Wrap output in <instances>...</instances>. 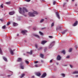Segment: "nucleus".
<instances>
[{"label": "nucleus", "instance_id": "nucleus-19", "mask_svg": "<svg viewBox=\"0 0 78 78\" xmlns=\"http://www.w3.org/2000/svg\"><path fill=\"white\" fill-rule=\"evenodd\" d=\"M25 75L24 74H22L20 76V78H22L23 77L25 76Z\"/></svg>", "mask_w": 78, "mask_h": 78}, {"label": "nucleus", "instance_id": "nucleus-3", "mask_svg": "<svg viewBox=\"0 0 78 78\" xmlns=\"http://www.w3.org/2000/svg\"><path fill=\"white\" fill-rule=\"evenodd\" d=\"M15 51V49L12 50V49H10V53L11 55H14V53L13 52V51Z\"/></svg>", "mask_w": 78, "mask_h": 78}, {"label": "nucleus", "instance_id": "nucleus-27", "mask_svg": "<svg viewBox=\"0 0 78 78\" xmlns=\"http://www.w3.org/2000/svg\"><path fill=\"white\" fill-rule=\"evenodd\" d=\"M39 33L42 36H43V34L42 33L41 31L39 32Z\"/></svg>", "mask_w": 78, "mask_h": 78}, {"label": "nucleus", "instance_id": "nucleus-55", "mask_svg": "<svg viewBox=\"0 0 78 78\" xmlns=\"http://www.w3.org/2000/svg\"><path fill=\"white\" fill-rule=\"evenodd\" d=\"M17 36H19V34H17Z\"/></svg>", "mask_w": 78, "mask_h": 78}, {"label": "nucleus", "instance_id": "nucleus-33", "mask_svg": "<svg viewBox=\"0 0 78 78\" xmlns=\"http://www.w3.org/2000/svg\"><path fill=\"white\" fill-rule=\"evenodd\" d=\"M62 53L64 54L65 55V50H63L62 51Z\"/></svg>", "mask_w": 78, "mask_h": 78}, {"label": "nucleus", "instance_id": "nucleus-35", "mask_svg": "<svg viewBox=\"0 0 78 78\" xmlns=\"http://www.w3.org/2000/svg\"><path fill=\"white\" fill-rule=\"evenodd\" d=\"M0 54L1 55H3V53H2V51L0 49Z\"/></svg>", "mask_w": 78, "mask_h": 78}, {"label": "nucleus", "instance_id": "nucleus-11", "mask_svg": "<svg viewBox=\"0 0 78 78\" xmlns=\"http://www.w3.org/2000/svg\"><path fill=\"white\" fill-rule=\"evenodd\" d=\"M36 75L38 76H40L41 75V73L39 72L36 73Z\"/></svg>", "mask_w": 78, "mask_h": 78}, {"label": "nucleus", "instance_id": "nucleus-59", "mask_svg": "<svg viewBox=\"0 0 78 78\" xmlns=\"http://www.w3.org/2000/svg\"><path fill=\"white\" fill-rule=\"evenodd\" d=\"M67 1H68V0H66Z\"/></svg>", "mask_w": 78, "mask_h": 78}, {"label": "nucleus", "instance_id": "nucleus-54", "mask_svg": "<svg viewBox=\"0 0 78 78\" xmlns=\"http://www.w3.org/2000/svg\"><path fill=\"white\" fill-rule=\"evenodd\" d=\"M33 29H34V30H36L35 28H34Z\"/></svg>", "mask_w": 78, "mask_h": 78}, {"label": "nucleus", "instance_id": "nucleus-29", "mask_svg": "<svg viewBox=\"0 0 78 78\" xmlns=\"http://www.w3.org/2000/svg\"><path fill=\"white\" fill-rule=\"evenodd\" d=\"M6 28V26L5 25H4L2 27V28H3V29H5V28Z\"/></svg>", "mask_w": 78, "mask_h": 78}, {"label": "nucleus", "instance_id": "nucleus-10", "mask_svg": "<svg viewBox=\"0 0 78 78\" xmlns=\"http://www.w3.org/2000/svg\"><path fill=\"white\" fill-rule=\"evenodd\" d=\"M15 13V12L14 11H12L10 12L9 13V14L10 15H13Z\"/></svg>", "mask_w": 78, "mask_h": 78}, {"label": "nucleus", "instance_id": "nucleus-49", "mask_svg": "<svg viewBox=\"0 0 78 78\" xmlns=\"http://www.w3.org/2000/svg\"><path fill=\"white\" fill-rule=\"evenodd\" d=\"M75 47L76 48V49L77 48V46L76 45L75 46Z\"/></svg>", "mask_w": 78, "mask_h": 78}, {"label": "nucleus", "instance_id": "nucleus-47", "mask_svg": "<svg viewBox=\"0 0 78 78\" xmlns=\"http://www.w3.org/2000/svg\"><path fill=\"white\" fill-rule=\"evenodd\" d=\"M7 76L9 77L11 76V75H8Z\"/></svg>", "mask_w": 78, "mask_h": 78}, {"label": "nucleus", "instance_id": "nucleus-26", "mask_svg": "<svg viewBox=\"0 0 78 78\" xmlns=\"http://www.w3.org/2000/svg\"><path fill=\"white\" fill-rule=\"evenodd\" d=\"M4 5H3V4H2L1 5H0L1 8H3Z\"/></svg>", "mask_w": 78, "mask_h": 78}, {"label": "nucleus", "instance_id": "nucleus-45", "mask_svg": "<svg viewBox=\"0 0 78 78\" xmlns=\"http://www.w3.org/2000/svg\"><path fill=\"white\" fill-rule=\"evenodd\" d=\"M35 66L36 67H38V65L37 64H36V65H35Z\"/></svg>", "mask_w": 78, "mask_h": 78}, {"label": "nucleus", "instance_id": "nucleus-41", "mask_svg": "<svg viewBox=\"0 0 78 78\" xmlns=\"http://www.w3.org/2000/svg\"><path fill=\"white\" fill-rule=\"evenodd\" d=\"M25 0L27 2H30V0Z\"/></svg>", "mask_w": 78, "mask_h": 78}, {"label": "nucleus", "instance_id": "nucleus-40", "mask_svg": "<svg viewBox=\"0 0 78 78\" xmlns=\"http://www.w3.org/2000/svg\"><path fill=\"white\" fill-rule=\"evenodd\" d=\"M49 38H53V37L52 36H49Z\"/></svg>", "mask_w": 78, "mask_h": 78}, {"label": "nucleus", "instance_id": "nucleus-46", "mask_svg": "<svg viewBox=\"0 0 78 78\" xmlns=\"http://www.w3.org/2000/svg\"><path fill=\"white\" fill-rule=\"evenodd\" d=\"M70 66L71 68H73V66L71 65H70Z\"/></svg>", "mask_w": 78, "mask_h": 78}, {"label": "nucleus", "instance_id": "nucleus-14", "mask_svg": "<svg viewBox=\"0 0 78 78\" xmlns=\"http://www.w3.org/2000/svg\"><path fill=\"white\" fill-rule=\"evenodd\" d=\"M56 30L57 31H58V30H61V27L59 26H57L56 27Z\"/></svg>", "mask_w": 78, "mask_h": 78}, {"label": "nucleus", "instance_id": "nucleus-51", "mask_svg": "<svg viewBox=\"0 0 78 78\" xmlns=\"http://www.w3.org/2000/svg\"><path fill=\"white\" fill-rule=\"evenodd\" d=\"M34 76H32V78H34Z\"/></svg>", "mask_w": 78, "mask_h": 78}, {"label": "nucleus", "instance_id": "nucleus-20", "mask_svg": "<svg viewBox=\"0 0 78 78\" xmlns=\"http://www.w3.org/2000/svg\"><path fill=\"white\" fill-rule=\"evenodd\" d=\"M34 36H35V37H37V38H38L39 39H40V36L37 35L35 34V35H34Z\"/></svg>", "mask_w": 78, "mask_h": 78}, {"label": "nucleus", "instance_id": "nucleus-4", "mask_svg": "<svg viewBox=\"0 0 78 78\" xmlns=\"http://www.w3.org/2000/svg\"><path fill=\"white\" fill-rule=\"evenodd\" d=\"M78 74V71H75L73 73V74ZM75 76L76 77H78V75H76Z\"/></svg>", "mask_w": 78, "mask_h": 78}, {"label": "nucleus", "instance_id": "nucleus-56", "mask_svg": "<svg viewBox=\"0 0 78 78\" xmlns=\"http://www.w3.org/2000/svg\"><path fill=\"white\" fill-rule=\"evenodd\" d=\"M72 0V1H73V2L74 1V0Z\"/></svg>", "mask_w": 78, "mask_h": 78}, {"label": "nucleus", "instance_id": "nucleus-25", "mask_svg": "<svg viewBox=\"0 0 78 78\" xmlns=\"http://www.w3.org/2000/svg\"><path fill=\"white\" fill-rule=\"evenodd\" d=\"M25 62H26V64H29V61L27 60L25 61Z\"/></svg>", "mask_w": 78, "mask_h": 78}, {"label": "nucleus", "instance_id": "nucleus-7", "mask_svg": "<svg viewBox=\"0 0 78 78\" xmlns=\"http://www.w3.org/2000/svg\"><path fill=\"white\" fill-rule=\"evenodd\" d=\"M46 76V73H43L41 76V78H44Z\"/></svg>", "mask_w": 78, "mask_h": 78}, {"label": "nucleus", "instance_id": "nucleus-32", "mask_svg": "<svg viewBox=\"0 0 78 78\" xmlns=\"http://www.w3.org/2000/svg\"><path fill=\"white\" fill-rule=\"evenodd\" d=\"M10 23H11V22H9L7 23V26H8L10 24Z\"/></svg>", "mask_w": 78, "mask_h": 78}, {"label": "nucleus", "instance_id": "nucleus-6", "mask_svg": "<svg viewBox=\"0 0 78 78\" xmlns=\"http://www.w3.org/2000/svg\"><path fill=\"white\" fill-rule=\"evenodd\" d=\"M61 59V57L59 55H58L57 57V61H60Z\"/></svg>", "mask_w": 78, "mask_h": 78}, {"label": "nucleus", "instance_id": "nucleus-58", "mask_svg": "<svg viewBox=\"0 0 78 78\" xmlns=\"http://www.w3.org/2000/svg\"><path fill=\"white\" fill-rule=\"evenodd\" d=\"M45 19H47V18H45Z\"/></svg>", "mask_w": 78, "mask_h": 78}, {"label": "nucleus", "instance_id": "nucleus-31", "mask_svg": "<svg viewBox=\"0 0 78 78\" xmlns=\"http://www.w3.org/2000/svg\"><path fill=\"white\" fill-rule=\"evenodd\" d=\"M44 20V19H42L40 21V22L41 23H42L43 21Z\"/></svg>", "mask_w": 78, "mask_h": 78}, {"label": "nucleus", "instance_id": "nucleus-39", "mask_svg": "<svg viewBox=\"0 0 78 78\" xmlns=\"http://www.w3.org/2000/svg\"><path fill=\"white\" fill-rule=\"evenodd\" d=\"M38 63V61H36L34 62V63L35 64H37V63Z\"/></svg>", "mask_w": 78, "mask_h": 78}, {"label": "nucleus", "instance_id": "nucleus-37", "mask_svg": "<svg viewBox=\"0 0 78 78\" xmlns=\"http://www.w3.org/2000/svg\"><path fill=\"white\" fill-rule=\"evenodd\" d=\"M54 26V23H53L51 24V27H52Z\"/></svg>", "mask_w": 78, "mask_h": 78}, {"label": "nucleus", "instance_id": "nucleus-44", "mask_svg": "<svg viewBox=\"0 0 78 78\" xmlns=\"http://www.w3.org/2000/svg\"><path fill=\"white\" fill-rule=\"evenodd\" d=\"M35 47H36V48H37V44H36L35 45Z\"/></svg>", "mask_w": 78, "mask_h": 78}, {"label": "nucleus", "instance_id": "nucleus-22", "mask_svg": "<svg viewBox=\"0 0 78 78\" xmlns=\"http://www.w3.org/2000/svg\"><path fill=\"white\" fill-rule=\"evenodd\" d=\"M66 30H65L63 31V32H62V34H65V33H66Z\"/></svg>", "mask_w": 78, "mask_h": 78}, {"label": "nucleus", "instance_id": "nucleus-16", "mask_svg": "<svg viewBox=\"0 0 78 78\" xmlns=\"http://www.w3.org/2000/svg\"><path fill=\"white\" fill-rule=\"evenodd\" d=\"M22 61V58H18V62H20Z\"/></svg>", "mask_w": 78, "mask_h": 78}, {"label": "nucleus", "instance_id": "nucleus-8", "mask_svg": "<svg viewBox=\"0 0 78 78\" xmlns=\"http://www.w3.org/2000/svg\"><path fill=\"white\" fill-rule=\"evenodd\" d=\"M47 42V41H41V44L42 45H44V44H45V43H46V42Z\"/></svg>", "mask_w": 78, "mask_h": 78}, {"label": "nucleus", "instance_id": "nucleus-53", "mask_svg": "<svg viewBox=\"0 0 78 78\" xmlns=\"http://www.w3.org/2000/svg\"><path fill=\"white\" fill-rule=\"evenodd\" d=\"M46 50V49H44V51H45Z\"/></svg>", "mask_w": 78, "mask_h": 78}, {"label": "nucleus", "instance_id": "nucleus-43", "mask_svg": "<svg viewBox=\"0 0 78 78\" xmlns=\"http://www.w3.org/2000/svg\"><path fill=\"white\" fill-rule=\"evenodd\" d=\"M69 58V56H67L66 57V58Z\"/></svg>", "mask_w": 78, "mask_h": 78}, {"label": "nucleus", "instance_id": "nucleus-28", "mask_svg": "<svg viewBox=\"0 0 78 78\" xmlns=\"http://www.w3.org/2000/svg\"><path fill=\"white\" fill-rule=\"evenodd\" d=\"M11 3V2H5V4L7 5H9Z\"/></svg>", "mask_w": 78, "mask_h": 78}, {"label": "nucleus", "instance_id": "nucleus-34", "mask_svg": "<svg viewBox=\"0 0 78 78\" xmlns=\"http://www.w3.org/2000/svg\"><path fill=\"white\" fill-rule=\"evenodd\" d=\"M72 50V49L70 48L69 50V52H71Z\"/></svg>", "mask_w": 78, "mask_h": 78}, {"label": "nucleus", "instance_id": "nucleus-48", "mask_svg": "<svg viewBox=\"0 0 78 78\" xmlns=\"http://www.w3.org/2000/svg\"><path fill=\"white\" fill-rule=\"evenodd\" d=\"M41 63H43L44 62V61L43 60H41Z\"/></svg>", "mask_w": 78, "mask_h": 78}, {"label": "nucleus", "instance_id": "nucleus-15", "mask_svg": "<svg viewBox=\"0 0 78 78\" xmlns=\"http://www.w3.org/2000/svg\"><path fill=\"white\" fill-rule=\"evenodd\" d=\"M55 42L54 41L52 42V43H51L50 45L49 46V48H51V47H52L53 45H52V44H53V43H54V44Z\"/></svg>", "mask_w": 78, "mask_h": 78}, {"label": "nucleus", "instance_id": "nucleus-5", "mask_svg": "<svg viewBox=\"0 0 78 78\" xmlns=\"http://www.w3.org/2000/svg\"><path fill=\"white\" fill-rule=\"evenodd\" d=\"M27 31L26 30H22L21 32V33L22 34H25L26 33H27Z\"/></svg>", "mask_w": 78, "mask_h": 78}, {"label": "nucleus", "instance_id": "nucleus-24", "mask_svg": "<svg viewBox=\"0 0 78 78\" xmlns=\"http://www.w3.org/2000/svg\"><path fill=\"white\" fill-rule=\"evenodd\" d=\"M42 48H43L42 47H40L39 48H38V50H42Z\"/></svg>", "mask_w": 78, "mask_h": 78}, {"label": "nucleus", "instance_id": "nucleus-21", "mask_svg": "<svg viewBox=\"0 0 78 78\" xmlns=\"http://www.w3.org/2000/svg\"><path fill=\"white\" fill-rule=\"evenodd\" d=\"M13 25L14 26H16L18 25V24L15 23H13Z\"/></svg>", "mask_w": 78, "mask_h": 78}, {"label": "nucleus", "instance_id": "nucleus-13", "mask_svg": "<svg viewBox=\"0 0 78 78\" xmlns=\"http://www.w3.org/2000/svg\"><path fill=\"white\" fill-rule=\"evenodd\" d=\"M78 24V21H76L74 23L73 25V26H76Z\"/></svg>", "mask_w": 78, "mask_h": 78}, {"label": "nucleus", "instance_id": "nucleus-9", "mask_svg": "<svg viewBox=\"0 0 78 78\" xmlns=\"http://www.w3.org/2000/svg\"><path fill=\"white\" fill-rule=\"evenodd\" d=\"M56 14L57 15V16L58 19H60V17L59 14V13L57 12H56Z\"/></svg>", "mask_w": 78, "mask_h": 78}, {"label": "nucleus", "instance_id": "nucleus-38", "mask_svg": "<svg viewBox=\"0 0 78 78\" xmlns=\"http://www.w3.org/2000/svg\"><path fill=\"white\" fill-rule=\"evenodd\" d=\"M55 3H56V2L54 1L53 2V5H55Z\"/></svg>", "mask_w": 78, "mask_h": 78}, {"label": "nucleus", "instance_id": "nucleus-30", "mask_svg": "<svg viewBox=\"0 0 78 78\" xmlns=\"http://www.w3.org/2000/svg\"><path fill=\"white\" fill-rule=\"evenodd\" d=\"M62 76H63V77H64L65 76V74H64L62 73L61 74Z\"/></svg>", "mask_w": 78, "mask_h": 78}, {"label": "nucleus", "instance_id": "nucleus-18", "mask_svg": "<svg viewBox=\"0 0 78 78\" xmlns=\"http://www.w3.org/2000/svg\"><path fill=\"white\" fill-rule=\"evenodd\" d=\"M3 60L7 62V58H6V57H4L3 58Z\"/></svg>", "mask_w": 78, "mask_h": 78}, {"label": "nucleus", "instance_id": "nucleus-50", "mask_svg": "<svg viewBox=\"0 0 78 78\" xmlns=\"http://www.w3.org/2000/svg\"><path fill=\"white\" fill-rule=\"evenodd\" d=\"M52 62V60H51L50 61V63H51V62Z\"/></svg>", "mask_w": 78, "mask_h": 78}, {"label": "nucleus", "instance_id": "nucleus-52", "mask_svg": "<svg viewBox=\"0 0 78 78\" xmlns=\"http://www.w3.org/2000/svg\"><path fill=\"white\" fill-rule=\"evenodd\" d=\"M46 28L45 27H44V28H42V29H45Z\"/></svg>", "mask_w": 78, "mask_h": 78}, {"label": "nucleus", "instance_id": "nucleus-2", "mask_svg": "<svg viewBox=\"0 0 78 78\" xmlns=\"http://www.w3.org/2000/svg\"><path fill=\"white\" fill-rule=\"evenodd\" d=\"M37 12L35 11H34V12L33 13H31V12H29L28 13V15L29 16L31 17L35 16V14L37 15Z\"/></svg>", "mask_w": 78, "mask_h": 78}, {"label": "nucleus", "instance_id": "nucleus-42", "mask_svg": "<svg viewBox=\"0 0 78 78\" xmlns=\"http://www.w3.org/2000/svg\"><path fill=\"white\" fill-rule=\"evenodd\" d=\"M66 3H63V7H64V6L65 5H66Z\"/></svg>", "mask_w": 78, "mask_h": 78}, {"label": "nucleus", "instance_id": "nucleus-12", "mask_svg": "<svg viewBox=\"0 0 78 78\" xmlns=\"http://www.w3.org/2000/svg\"><path fill=\"white\" fill-rule=\"evenodd\" d=\"M20 66L21 69H24V66L22 63L20 64Z\"/></svg>", "mask_w": 78, "mask_h": 78}, {"label": "nucleus", "instance_id": "nucleus-17", "mask_svg": "<svg viewBox=\"0 0 78 78\" xmlns=\"http://www.w3.org/2000/svg\"><path fill=\"white\" fill-rule=\"evenodd\" d=\"M27 53L30 54V55H32V51L31 50L30 51V52H28Z\"/></svg>", "mask_w": 78, "mask_h": 78}, {"label": "nucleus", "instance_id": "nucleus-57", "mask_svg": "<svg viewBox=\"0 0 78 78\" xmlns=\"http://www.w3.org/2000/svg\"><path fill=\"white\" fill-rule=\"evenodd\" d=\"M75 6H77V5H76V4H75Z\"/></svg>", "mask_w": 78, "mask_h": 78}, {"label": "nucleus", "instance_id": "nucleus-1", "mask_svg": "<svg viewBox=\"0 0 78 78\" xmlns=\"http://www.w3.org/2000/svg\"><path fill=\"white\" fill-rule=\"evenodd\" d=\"M20 9L19 12L20 14H23L24 16H26V15H25L24 13L25 12H28V11L24 7L23 8V10L20 7L19 8Z\"/></svg>", "mask_w": 78, "mask_h": 78}, {"label": "nucleus", "instance_id": "nucleus-23", "mask_svg": "<svg viewBox=\"0 0 78 78\" xmlns=\"http://www.w3.org/2000/svg\"><path fill=\"white\" fill-rule=\"evenodd\" d=\"M40 56H41V58H44V55H43V54H41V55H40Z\"/></svg>", "mask_w": 78, "mask_h": 78}, {"label": "nucleus", "instance_id": "nucleus-36", "mask_svg": "<svg viewBox=\"0 0 78 78\" xmlns=\"http://www.w3.org/2000/svg\"><path fill=\"white\" fill-rule=\"evenodd\" d=\"M0 20L2 22H3V21H4V20L3 19H0Z\"/></svg>", "mask_w": 78, "mask_h": 78}]
</instances>
